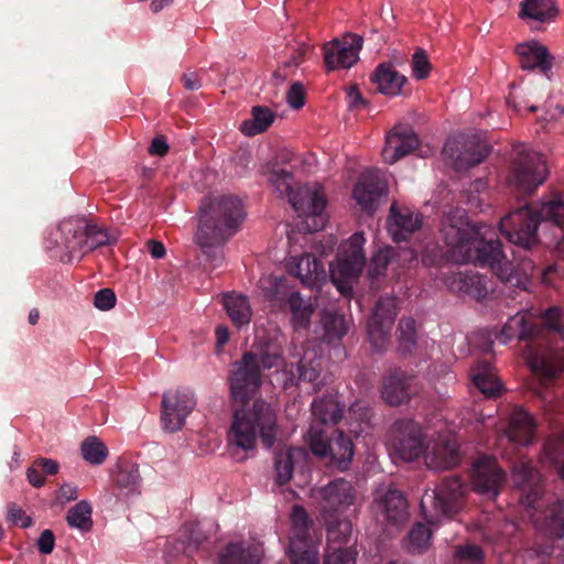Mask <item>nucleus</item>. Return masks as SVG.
Masks as SVG:
<instances>
[{
    "mask_svg": "<svg viewBox=\"0 0 564 564\" xmlns=\"http://www.w3.org/2000/svg\"><path fill=\"white\" fill-rule=\"evenodd\" d=\"M282 368L285 375L284 388L300 382H313L321 372V361L315 356L305 354L294 366L286 364L280 343L268 336H256L250 350L232 364L229 376L230 391L235 402H240L241 410L236 409L234 421L228 432L229 444L249 451L256 446L258 435L267 448H271L276 435V415L271 405L258 399L251 409L245 406L262 384V370Z\"/></svg>",
    "mask_w": 564,
    "mask_h": 564,
    "instance_id": "obj_1",
    "label": "nucleus"
},
{
    "mask_svg": "<svg viewBox=\"0 0 564 564\" xmlns=\"http://www.w3.org/2000/svg\"><path fill=\"white\" fill-rule=\"evenodd\" d=\"M388 184L377 170L365 171L354 187V198L367 213H373L384 200Z\"/></svg>",
    "mask_w": 564,
    "mask_h": 564,
    "instance_id": "obj_18",
    "label": "nucleus"
},
{
    "mask_svg": "<svg viewBox=\"0 0 564 564\" xmlns=\"http://www.w3.org/2000/svg\"><path fill=\"white\" fill-rule=\"evenodd\" d=\"M484 551L479 545L466 543L455 546L453 564H484Z\"/></svg>",
    "mask_w": 564,
    "mask_h": 564,
    "instance_id": "obj_52",
    "label": "nucleus"
},
{
    "mask_svg": "<svg viewBox=\"0 0 564 564\" xmlns=\"http://www.w3.org/2000/svg\"><path fill=\"white\" fill-rule=\"evenodd\" d=\"M87 221L82 218L62 220L52 228L44 241L45 249L62 262H72L84 256L85 229Z\"/></svg>",
    "mask_w": 564,
    "mask_h": 564,
    "instance_id": "obj_11",
    "label": "nucleus"
},
{
    "mask_svg": "<svg viewBox=\"0 0 564 564\" xmlns=\"http://www.w3.org/2000/svg\"><path fill=\"white\" fill-rule=\"evenodd\" d=\"M113 481L124 495L140 494L141 476L139 466L130 460H120L117 465V471L113 474Z\"/></svg>",
    "mask_w": 564,
    "mask_h": 564,
    "instance_id": "obj_34",
    "label": "nucleus"
},
{
    "mask_svg": "<svg viewBox=\"0 0 564 564\" xmlns=\"http://www.w3.org/2000/svg\"><path fill=\"white\" fill-rule=\"evenodd\" d=\"M535 435V422L531 414L522 408H517L509 416L503 437L512 444L528 446Z\"/></svg>",
    "mask_w": 564,
    "mask_h": 564,
    "instance_id": "obj_28",
    "label": "nucleus"
},
{
    "mask_svg": "<svg viewBox=\"0 0 564 564\" xmlns=\"http://www.w3.org/2000/svg\"><path fill=\"white\" fill-rule=\"evenodd\" d=\"M310 51V46L305 43L299 44L297 47L292 50L291 56L283 63V69L297 67L304 59V56Z\"/></svg>",
    "mask_w": 564,
    "mask_h": 564,
    "instance_id": "obj_60",
    "label": "nucleus"
},
{
    "mask_svg": "<svg viewBox=\"0 0 564 564\" xmlns=\"http://www.w3.org/2000/svg\"><path fill=\"white\" fill-rule=\"evenodd\" d=\"M206 237H200V229H197L195 235V240L197 245L202 248L203 254L206 257V260L209 261L213 267H218L223 262V245L230 237H213V235L208 232H204Z\"/></svg>",
    "mask_w": 564,
    "mask_h": 564,
    "instance_id": "obj_42",
    "label": "nucleus"
},
{
    "mask_svg": "<svg viewBox=\"0 0 564 564\" xmlns=\"http://www.w3.org/2000/svg\"><path fill=\"white\" fill-rule=\"evenodd\" d=\"M221 303L234 326L241 328L249 325L252 310L247 296L236 292L226 293L223 295Z\"/></svg>",
    "mask_w": 564,
    "mask_h": 564,
    "instance_id": "obj_32",
    "label": "nucleus"
},
{
    "mask_svg": "<svg viewBox=\"0 0 564 564\" xmlns=\"http://www.w3.org/2000/svg\"><path fill=\"white\" fill-rule=\"evenodd\" d=\"M8 520L13 524L20 523L22 528H29L32 524V519L17 503L8 506Z\"/></svg>",
    "mask_w": 564,
    "mask_h": 564,
    "instance_id": "obj_59",
    "label": "nucleus"
},
{
    "mask_svg": "<svg viewBox=\"0 0 564 564\" xmlns=\"http://www.w3.org/2000/svg\"><path fill=\"white\" fill-rule=\"evenodd\" d=\"M470 378L474 386L487 398L500 394L501 383L498 380L494 366L488 360L478 361L470 369Z\"/></svg>",
    "mask_w": 564,
    "mask_h": 564,
    "instance_id": "obj_31",
    "label": "nucleus"
},
{
    "mask_svg": "<svg viewBox=\"0 0 564 564\" xmlns=\"http://www.w3.org/2000/svg\"><path fill=\"white\" fill-rule=\"evenodd\" d=\"M431 539V529L417 522L410 530L404 547L411 554H423L430 547Z\"/></svg>",
    "mask_w": 564,
    "mask_h": 564,
    "instance_id": "obj_44",
    "label": "nucleus"
},
{
    "mask_svg": "<svg viewBox=\"0 0 564 564\" xmlns=\"http://www.w3.org/2000/svg\"><path fill=\"white\" fill-rule=\"evenodd\" d=\"M274 300L283 312L291 314V324L295 330L307 329L316 305L311 296L304 297L299 291L282 293L276 291Z\"/></svg>",
    "mask_w": 564,
    "mask_h": 564,
    "instance_id": "obj_21",
    "label": "nucleus"
},
{
    "mask_svg": "<svg viewBox=\"0 0 564 564\" xmlns=\"http://www.w3.org/2000/svg\"><path fill=\"white\" fill-rule=\"evenodd\" d=\"M413 376L408 375L400 368L391 369L383 377L382 398L390 405L397 406L408 402L415 393L412 388Z\"/></svg>",
    "mask_w": 564,
    "mask_h": 564,
    "instance_id": "obj_26",
    "label": "nucleus"
},
{
    "mask_svg": "<svg viewBox=\"0 0 564 564\" xmlns=\"http://www.w3.org/2000/svg\"><path fill=\"white\" fill-rule=\"evenodd\" d=\"M419 145L420 140L411 127L397 126L387 135L382 155L387 163L393 164L416 150Z\"/></svg>",
    "mask_w": 564,
    "mask_h": 564,
    "instance_id": "obj_25",
    "label": "nucleus"
},
{
    "mask_svg": "<svg viewBox=\"0 0 564 564\" xmlns=\"http://www.w3.org/2000/svg\"><path fill=\"white\" fill-rule=\"evenodd\" d=\"M561 315V308L552 306L535 322L531 313L519 312L507 321L501 330L503 343L512 338L525 343L524 358L536 379L532 389L549 412L556 410L555 397L550 388L564 372V355L558 347L551 345L553 337L564 334Z\"/></svg>",
    "mask_w": 564,
    "mask_h": 564,
    "instance_id": "obj_3",
    "label": "nucleus"
},
{
    "mask_svg": "<svg viewBox=\"0 0 564 564\" xmlns=\"http://www.w3.org/2000/svg\"><path fill=\"white\" fill-rule=\"evenodd\" d=\"M443 282L451 292L476 301L485 299L489 292L488 278L474 270L447 272Z\"/></svg>",
    "mask_w": 564,
    "mask_h": 564,
    "instance_id": "obj_20",
    "label": "nucleus"
},
{
    "mask_svg": "<svg viewBox=\"0 0 564 564\" xmlns=\"http://www.w3.org/2000/svg\"><path fill=\"white\" fill-rule=\"evenodd\" d=\"M541 221H550L560 229L556 248L564 252V200L560 195L536 206L525 204L511 210L500 219L499 230L509 242L527 252L539 243Z\"/></svg>",
    "mask_w": 564,
    "mask_h": 564,
    "instance_id": "obj_4",
    "label": "nucleus"
},
{
    "mask_svg": "<svg viewBox=\"0 0 564 564\" xmlns=\"http://www.w3.org/2000/svg\"><path fill=\"white\" fill-rule=\"evenodd\" d=\"M372 410L362 401L352 403L346 415L349 432L356 435L367 433L371 427Z\"/></svg>",
    "mask_w": 564,
    "mask_h": 564,
    "instance_id": "obj_40",
    "label": "nucleus"
},
{
    "mask_svg": "<svg viewBox=\"0 0 564 564\" xmlns=\"http://www.w3.org/2000/svg\"><path fill=\"white\" fill-rule=\"evenodd\" d=\"M289 203L300 217L307 218V229L317 231L324 228L326 197L318 185L303 184L290 194Z\"/></svg>",
    "mask_w": 564,
    "mask_h": 564,
    "instance_id": "obj_14",
    "label": "nucleus"
},
{
    "mask_svg": "<svg viewBox=\"0 0 564 564\" xmlns=\"http://www.w3.org/2000/svg\"><path fill=\"white\" fill-rule=\"evenodd\" d=\"M356 63L354 52L335 39L324 45V64L329 70L349 68Z\"/></svg>",
    "mask_w": 564,
    "mask_h": 564,
    "instance_id": "obj_36",
    "label": "nucleus"
},
{
    "mask_svg": "<svg viewBox=\"0 0 564 564\" xmlns=\"http://www.w3.org/2000/svg\"><path fill=\"white\" fill-rule=\"evenodd\" d=\"M397 316V299L380 296L367 323L369 340L377 351H382L389 341Z\"/></svg>",
    "mask_w": 564,
    "mask_h": 564,
    "instance_id": "obj_17",
    "label": "nucleus"
},
{
    "mask_svg": "<svg viewBox=\"0 0 564 564\" xmlns=\"http://www.w3.org/2000/svg\"><path fill=\"white\" fill-rule=\"evenodd\" d=\"M269 181L274 186L280 196L286 195L288 198H290V194H293V192L296 189L293 187V173L285 169L272 170L269 176Z\"/></svg>",
    "mask_w": 564,
    "mask_h": 564,
    "instance_id": "obj_53",
    "label": "nucleus"
},
{
    "mask_svg": "<svg viewBox=\"0 0 564 564\" xmlns=\"http://www.w3.org/2000/svg\"><path fill=\"white\" fill-rule=\"evenodd\" d=\"M467 484L458 475L446 476L431 492L421 498L420 509L429 524L435 525L441 517L454 519L464 508Z\"/></svg>",
    "mask_w": 564,
    "mask_h": 564,
    "instance_id": "obj_7",
    "label": "nucleus"
},
{
    "mask_svg": "<svg viewBox=\"0 0 564 564\" xmlns=\"http://www.w3.org/2000/svg\"><path fill=\"white\" fill-rule=\"evenodd\" d=\"M511 479L519 491V501L528 509H533L536 522L555 539L564 538V505L544 490L542 475L530 462L520 460L512 467Z\"/></svg>",
    "mask_w": 564,
    "mask_h": 564,
    "instance_id": "obj_5",
    "label": "nucleus"
},
{
    "mask_svg": "<svg viewBox=\"0 0 564 564\" xmlns=\"http://www.w3.org/2000/svg\"><path fill=\"white\" fill-rule=\"evenodd\" d=\"M399 349L403 354H411L416 348V322L412 317H402L398 326Z\"/></svg>",
    "mask_w": 564,
    "mask_h": 564,
    "instance_id": "obj_49",
    "label": "nucleus"
},
{
    "mask_svg": "<svg viewBox=\"0 0 564 564\" xmlns=\"http://www.w3.org/2000/svg\"><path fill=\"white\" fill-rule=\"evenodd\" d=\"M422 226V215L409 207H400L395 202L390 207L387 229L395 242L406 241Z\"/></svg>",
    "mask_w": 564,
    "mask_h": 564,
    "instance_id": "obj_23",
    "label": "nucleus"
},
{
    "mask_svg": "<svg viewBox=\"0 0 564 564\" xmlns=\"http://www.w3.org/2000/svg\"><path fill=\"white\" fill-rule=\"evenodd\" d=\"M85 241H84V254L88 251H91L98 247L106 246L110 243V238L107 231L98 228L96 225H91L87 223V228L85 229Z\"/></svg>",
    "mask_w": 564,
    "mask_h": 564,
    "instance_id": "obj_54",
    "label": "nucleus"
},
{
    "mask_svg": "<svg viewBox=\"0 0 564 564\" xmlns=\"http://www.w3.org/2000/svg\"><path fill=\"white\" fill-rule=\"evenodd\" d=\"M558 14L554 0H523L520 3L519 18L541 23L552 21Z\"/></svg>",
    "mask_w": 564,
    "mask_h": 564,
    "instance_id": "obj_35",
    "label": "nucleus"
},
{
    "mask_svg": "<svg viewBox=\"0 0 564 564\" xmlns=\"http://www.w3.org/2000/svg\"><path fill=\"white\" fill-rule=\"evenodd\" d=\"M117 296L113 290L105 288L96 292L94 296V305L100 311H109L115 307Z\"/></svg>",
    "mask_w": 564,
    "mask_h": 564,
    "instance_id": "obj_57",
    "label": "nucleus"
},
{
    "mask_svg": "<svg viewBox=\"0 0 564 564\" xmlns=\"http://www.w3.org/2000/svg\"><path fill=\"white\" fill-rule=\"evenodd\" d=\"M26 478L29 482L35 488L42 487L45 482L42 471L40 470V468L36 467L34 463L32 464L31 467L28 468Z\"/></svg>",
    "mask_w": 564,
    "mask_h": 564,
    "instance_id": "obj_64",
    "label": "nucleus"
},
{
    "mask_svg": "<svg viewBox=\"0 0 564 564\" xmlns=\"http://www.w3.org/2000/svg\"><path fill=\"white\" fill-rule=\"evenodd\" d=\"M220 564H258L257 549L245 547L242 543H229L220 554Z\"/></svg>",
    "mask_w": 564,
    "mask_h": 564,
    "instance_id": "obj_41",
    "label": "nucleus"
},
{
    "mask_svg": "<svg viewBox=\"0 0 564 564\" xmlns=\"http://www.w3.org/2000/svg\"><path fill=\"white\" fill-rule=\"evenodd\" d=\"M54 545H55L54 533L48 529L44 530L37 540V549H39L40 553H42V554L52 553Z\"/></svg>",
    "mask_w": 564,
    "mask_h": 564,
    "instance_id": "obj_61",
    "label": "nucleus"
},
{
    "mask_svg": "<svg viewBox=\"0 0 564 564\" xmlns=\"http://www.w3.org/2000/svg\"><path fill=\"white\" fill-rule=\"evenodd\" d=\"M246 217L242 202L235 195H220L205 199L199 208L200 237H232Z\"/></svg>",
    "mask_w": 564,
    "mask_h": 564,
    "instance_id": "obj_6",
    "label": "nucleus"
},
{
    "mask_svg": "<svg viewBox=\"0 0 564 564\" xmlns=\"http://www.w3.org/2000/svg\"><path fill=\"white\" fill-rule=\"evenodd\" d=\"M307 444L311 452L325 464L340 471L348 470L354 457V443L341 431L329 437L322 426L312 425L307 432Z\"/></svg>",
    "mask_w": 564,
    "mask_h": 564,
    "instance_id": "obj_9",
    "label": "nucleus"
},
{
    "mask_svg": "<svg viewBox=\"0 0 564 564\" xmlns=\"http://www.w3.org/2000/svg\"><path fill=\"white\" fill-rule=\"evenodd\" d=\"M547 169L542 154L524 145L513 150L508 182L523 195L532 194L546 178Z\"/></svg>",
    "mask_w": 564,
    "mask_h": 564,
    "instance_id": "obj_10",
    "label": "nucleus"
},
{
    "mask_svg": "<svg viewBox=\"0 0 564 564\" xmlns=\"http://www.w3.org/2000/svg\"><path fill=\"white\" fill-rule=\"evenodd\" d=\"M516 53L522 69H539L547 78L551 77L554 58L546 46L535 41L525 42L516 46Z\"/></svg>",
    "mask_w": 564,
    "mask_h": 564,
    "instance_id": "obj_27",
    "label": "nucleus"
},
{
    "mask_svg": "<svg viewBox=\"0 0 564 564\" xmlns=\"http://www.w3.org/2000/svg\"><path fill=\"white\" fill-rule=\"evenodd\" d=\"M391 447L404 462L417 459L426 447L421 426L412 420L397 421L391 429Z\"/></svg>",
    "mask_w": 564,
    "mask_h": 564,
    "instance_id": "obj_15",
    "label": "nucleus"
},
{
    "mask_svg": "<svg viewBox=\"0 0 564 564\" xmlns=\"http://www.w3.org/2000/svg\"><path fill=\"white\" fill-rule=\"evenodd\" d=\"M357 554V550L352 546L327 547L323 564H354Z\"/></svg>",
    "mask_w": 564,
    "mask_h": 564,
    "instance_id": "obj_55",
    "label": "nucleus"
},
{
    "mask_svg": "<svg viewBox=\"0 0 564 564\" xmlns=\"http://www.w3.org/2000/svg\"><path fill=\"white\" fill-rule=\"evenodd\" d=\"M195 405L196 401L189 390L176 389L163 393L161 402V422L163 429L171 433L180 431Z\"/></svg>",
    "mask_w": 564,
    "mask_h": 564,
    "instance_id": "obj_16",
    "label": "nucleus"
},
{
    "mask_svg": "<svg viewBox=\"0 0 564 564\" xmlns=\"http://www.w3.org/2000/svg\"><path fill=\"white\" fill-rule=\"evenodd\" d=\"M324 328V339L327 343L340 340L347 333V324L344 315L324 311L321 319Z\"/></svg>",
    "mask_w": 564,
    "mask_h": 564,
    "instance_id": "obj_45",
    "label": "nucleus"
},
{
    "mask_svg": "<svg viewBox=\"0 0 564 564\" xmlns=\"http://www.w3.org/2000/svg\"><path fill=\"white\" fill-rule=\"evenodd\" d=\"M542 457L554 466L564 479V430L547 438L543 445Z\"/></svg>",
    "mask_w": 564,
    "mask_h": 564,
    "instance_id": "obj_43",
    "label": "nucleus"
},
{
    "mask_svg": "<svg viewBox=\"0 0 564 564\" xmlns=\"http://www.w3.org/2000/svg\"><path fill=\"white\" fill-rule=\"evenodd\" d=\"M286 99L293 109H301L305 104L304 88L301 83L295 82L288 90Z\"/></svg>",
    "mask_w": 564,
    "mask_h": 564,
    "instance_id": "obj_58",
    "label": "nucleus"
},
{
    "mask_svg": "<svg viewBox=\"0 0 564 564\" xmlns=\"http://www.w3.org/2000/svg\"><path fill=\"white\" fill-rule=\"evenodd\" d=\"M411 67L413 76L419 80L425 79L430 75L431 63L423 48H417L414 52Z\"/></svg>",
    "mask_w": 564,
    "mask_h": 564,
    "instance_id": "obj_56",
    "label": "nucleus"
},
{
    "mask_svg": "<svg viewBox=\"0 0 564 564\" xmlns=\"http://www.w3.org/2000/svg\"><path fill=\"white\" fill-rule=\"evenodd\" d=\"M393 253L394 252L392 248H386L379 250L370 259V263L368 267V279L371 289L379 288L380 280L386 275L387 268L391 262Z\"/></svg>",
    "mask_w": 564,
    "mask_h": 564,
    "instance_id": "obj_46",
    "label": "nucleus"
},
{
    "mask_svg": "<svg viewBox=\"0 0 564 564\" xmlns=\"http://www.w3.org/2000/svg\"><path fill=\"white\" fill-rule=\"evenodd\" d=\"M375 500L386 520L393 525L406 521L409 517L408 500L404 494L393 486H382L377 489Z\"/></svg>",
    "mask_w": 564,
    "mask_h": 564,
    "instance_id": "obj_24",
    "label": "nucleus"
},
{
    "mask_svg": "<svg viewBox=\"0 0 564 564\" xmlns=\"http://www.w3.org/2000/svg\"><path fill=\"white\" fill-rule=\"evenodd\" d=\"M306 455V451L302 447H289L276 452L274 456L276 482L281 486L288 484L293 476L296 464L303 460Z\"/></svg>",
    "mask_w": 564,
    "mask_h": 564,
    "instance_id": "obj_33",
    "label": "nucleus"
},
{
    "mask_svg": "<svg viewBox=\"0 0 564 564\" xmlns=\"http://www.w3.org/2000/svg\"><path fill=\"white\" fill-rule=\"evenodd\" d=\"M288 272L300 279L301 283L312 288L325 275L323 263L313 254L304 253L288 262Z\"/></svg>",
    "mask_w": 564,
    "mask_h": 564,
    "instance_id": "obj_30",
    "label": "nucleus"
},
{
    "mask_svg": "<svg viewBox=\"0 0 564 564\" xmlns=\"http://www.w3.org/2000/svg\"><path fill=\"white\" fill-rule=\"evenodd\" d=\"M471 480L475 491L495 499L503 486L506 474L495 458L484 456L474 464Z\"/></svg>",
    "mask_w": 564,
    "mask_h": 564,
    "instance_id": "obj_19",
    "label": "nucleus"
},
{
    "mask_svg": "<svg viewBox=\"0 0 564 564\" xmlns=\"http://www.w3.org/2000/svg\"><path fill=\"white\" fill-rule=\"evenodd\" d=\"M370 82L376 90L384 96L395 97L402 94V87L408 82L392 63H380L370 75Z\"/></svg>",
    "mask_w": 564,
    "mask_h": 564,
    "instance_id": "obj_29",
    "label": "nucleus"
},
{
    "mask_svg": "<svg viewBox=\"0 0 564 564\" xmlns=\"http://www.w3.org/2000/svg\"><path fill=\"white\" fill-rule=\"evenodd\" d=\"M275 119V113L265 106H254L251 109V118L245 120L240 131L247 137L263 133L269 129Z\"/></svg>",
    "mask_w": 564,
    "mask_h": 564,
    "instance_id": "obj_39",
    "label": "nucleus"
},
{
    "mask_svg": "<svg viewBox=\"0 0 564 564\" xmlns=\"http://www.w3.org/2000/svg\"><path fill=\"white\" fill-rule=\"evenodd\" d=\"M291 523L292 535L290 541H296L301 544L303 542H312L310 534L311 520L306 510L302 506L295 505L292 507Z\"/></svg>",
    "mask_w": 564,
    "mask_h": 564,
    "instance_id": "obj_47",
    "label": "nucleus"
},
{
    "mask_svg": "<svg viewBox=\"0 0 564 564\" xmlns=\"http://www.w3.org/2000/svg\"><path fill=\"white\" fill-rule=\"evenodd\" d=\"M442 235L457 262L486 265L501 282L518 289L527 290L533 279H540L543 284L550 285L553 275L558 272L557 267L553 264L540 269L527 256H519V263L514 267L502 251V245L495 231L485 224H471L462 218L454 221L453 218L446 217L442 223Z\"/></svg>",
    "mask_w": 564,
    "mask_h": 564,
    "instance_id": "obj_2",
    "label": "nucleus"
},
{
    "mask_svg": "<svg viewBox=\"0 0 564 564\" xmlns=\"http://www.w3.org/2000/svg\"><path fill=\"white\" fill-rule=\"evenodd\" d=\"M322 521L326 525L327 547H344L348 544L352 531L349 520L338 516L329 517V520L322 519Z\"/></svg>",
    "mask_w": 564,
    "mask_h": 564,
    "instance_id": "obj_38",
    "label": "nucleus"
},
{
    "mask_svg": "<svg viewBox=\"0 0 564 564\" xmlns=\"http://www.w3.org/2000/svg\"><path fill=\"white\" fill-rule=\"evenodd\" d=\"M43 475H56L59 469V465L56 460L51 458L40 457L33 462Z\"/></svg>",
    "mask_w": 564,
    "mask_h": 564,
    "instance_id": "obj_63",
    "label": "nucleus"
},
{
    "mask_svg": "<svg viewBox=\"0 0 564 564\" xmlns=\"http://www.w3.org/2000/svg\"><path fill=\"white\" fill-rule=\"evenodd\" d=\"M343 412L344 405L333 397L317 398L312 402V415L322 425L337 424L343 417Z\"/></svg>",
    "mask_w": 564,
    "mask_h": 564,
    "instance_id": "obj_37",
    "label": "nucleus"
},
{
    "mask_svg": "<svg viewBox=\"0 0 564 564\" xmlns=\"http://www.w3.org/2000/svg\"><path fill=\"white\" fill-rule=\"evenodd\" d=\"M312 497L317 503L321 519L329 520V517H338L354 505L355 489L344 478H336L327 485L312 490Z\"/></svg>",
    "mask_w": 564,
    "mask_h": 564,
    "instance_id": "obj_13",
    "label": "nucleus"
},
{
    "mask_svg": "<svg viewBox=\"0 0 564 564\" xmlns=\"http://www.w3.org/2000/svg\"><path fill=\"white\" fill-rule=\"evenodd\" d=\"M425 465L433 470L452 469L459 465L462 455L452 435H441L431 447H425Z\"/></svg>",
    "mask_w": 564,
    "mask_h": 564,
    "instance_id": "obj_22",
    "label": "nucleus"
},
{
    "mask_svg": "<svg viewBox=\"0 0 564 564\" xmlns=\"http://www.w3.org/2000/svg\"><path fill=\"white\" fill-rule=\"evenodd\" d=\"M289 556L292 564H317V551L312 542L290 541Z\"/></svg>",
    "mask_w": 564,
    "mask_h": 564,
    "instance_id": "obj_50",
    "label": "nucleus"
},
{
    "mask_svg": "<svg viewBox=\"0 0 564 564\" xmlns=\"http://www.w3.org/2000/svg\"><path fill=\"white\" fill-rule=\"evenodd\" d=\"M170 151V145L163 135H156L153 138L150 148L149 153L151 155H158V156H165Z\"/></svg>",
    "mask_w": 564,
    "mask_h": 564,
    "instance_id": "obj_62",
    "label": "nucleus"
},
{
    "mask_svg": "<svg viewBox=\"0 0 564 564\" xmlns=\"http://www.w3.org/2000/svg\"><path fill=\"white\" fill-rule=\"evenodd\" d=\"M490 153V147L476 134H459L448 138L443 155L460 172L480 164Z\"/></svg>",
    "mask_w": 564,
    "mask_h": 564,
    "instance_id": "obj_12",
    "label": "nucleus"
},
{
    "mask_svg": "<svg viewBox=\"0 0 564 564\" xmlns=\"http://www.w3.org/2000/svg\"><path fill=\"white\" fill-rule=\"evenodd\" d=\"M362 232H355L348 240L340 243L336 264L330 265V279L344 296L352 293V283L359 278L365 264Z\"/></svg>",
    "mask_w": 564,
    "mask_h": 564,
    "instance_id": "obj_8",
    "label": "nucleus"
},
{
    "mask_svg": "<svg viewBox=\"0 0 564 564\" xmlns=\"http://www.w3.org/2000/svg\"><path fill=\"white\" fill-rule=\"evenodd\" d=\"M83 458L91 465H100L108 456L107 446L96 436L84 440L80 446Z\"/></svg>",
    "mask_w": 564,
    "mask_h": 564,
    "instance_id": "obj_51",
    "label": "nucleus"
},
{
    "mask_svg": "<svg viewBox=\"0 0 564 564\" xmlns=\"http://www.w3.org/2000/svg\"><path fill=\"white\" fill-rule=\"evenodd\" d=\"M91 512V506L82 500L67 511L66 521L69 527L87 532L93 527Z\"/></svg>",
    "mask_w": 564,
    "mask_h": 564,
    "instance_id": "obj_48",
    "label": "nucleus"
}]
</instances>
